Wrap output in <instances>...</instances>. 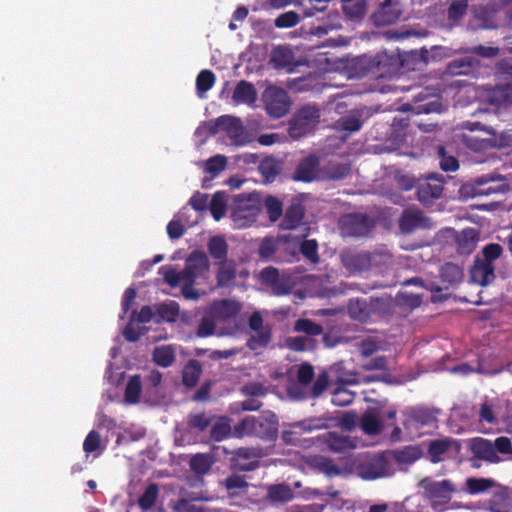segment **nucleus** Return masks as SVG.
Segmentation results:
<instances>
[{"instance_id":"de8ad7c7","label":"nucleus","mask_w":512,"mask_h":512,"mask_svg":"<svg viewBox=\"0 0 512 512\" xmlns=\"http://www.w3.org/2000/svg\"><path fill=\"white\" fill-rule=\"evenodd\" d=\"M190 469L198 475L206 474L212 466L211 457L207 454H196L189 462Z\"/></svg>"},{"instance_id":"7c9ffc66","label":"nucleus","mask_w":512,"mask_h":512,"mask_svg":"<svg viewBox=\"0 0 512 512\" xmlns=\"http://www.w3.org/2000/svg\"><path fill=\"white\" fill-rule=\"evenodd\" d=\"M478 241V234L474 229L463 230L456 238L457 252L461 255L471 254Z\"/></svg>"},{"instance_id":"f8f14e48","label":"nucleus","mask_w":512,"mask_h":512,"mask_svg":"<svg viewBox=\"0 0 512 512\" xmlns=\"http://www.w3.org/2000/svg\"><path fill=\"white\" fill-rule=\"evenodd\" d=\"M403 61L397 54L378 53L372 60V72L376 78H393L401 72Z\"/></svg>"},{"instance_id":"9b49d317","label":"nucleus","mask_w":512,"mask_h":512,"mask_svg":"<svg viewBox=\"0 0 512 512\" xmlns=\"http://www.w3.org/2000/svg\"><path fill=\"white\" fill-rule=\"evenodd\" d=\"M210 270V262L204 251H192L185 261L182 270L184 281L196 282L199 278H205Z\"/></svg>"},{"instance_id":"4be33fe9","label":"nucleus","mask_w":512,"mask_h":512,"mask_svg":"<svg viewBox=\"0 0 512 512\" xmlns=\"http://www.w3.org/2000/svg\"><path fill=\"white\" fill-rule=\"evenodd\" d=\"M470 277L474 283L486 286L495 279V267L493 263L476 260L470 270Z\"/></svg>"},{"instance_id":"dca6fc26","label":"nucleus","mask_w":512,"mask_h":512,"mask_svg":"<svg viewBox=\"0 0 512 512\" xmlns=\"http://www.w3.org/2000/svg\"><path fill=\"white\" fill-rule=\"evenodd\" d=\"M340 258L343 266L353 273L367 271L372 264V255L366 251L344 250Z\"/></svg>"},{"instance_id":"72a5a7b5","label":"nucleus","mask_w":512,"mask_h":512,"mask_svg":"<svg viewBox=\"0 0 512 512\" xmlns=\"http://www.w3.org/2000/svg\"><path fill=\"white\" fill-rule=\"evenodd\" d=\"M202 374V365L198 360H190L183 368L182 381L189 388L194 387Z\"/></svg>"},{"instance_id":"aec40b11","label":"nucleus","mask_w":512,"mask_h":512,"mask_svg":"<svg viewBox=\"0 0 512 512\" xmlns=\"http://www.w3.org/2000/svg\"><path fill=\"white\" fill-rule=\"evenodd\" d=\"M241 308V304L236 300L222 299L211 304L210 312L213 318L226 321L235 317Z\"/></svg>"},{"instance_id":"a18cd8bd","label":"nucleus","mask_w":512,"mask_h":512,"mask_svg":"<svg viewBox=\"0 0 512 512\" xmlns=\"http://www.w3.org/2000/svg\"><path fill=\"white\" fill-rule=\"evenodd\" d=\"M159 495V487L155 483H151L147 486L145 491L142 493V495L138 499V505L139 507L146 511L151 509L158 498Z\"/></svg>"},{"instance_id":"bb28decb","label":"nucleus","mask_w":512,"mask_h":512,"mask_svg":"<svg viewBox=\"0 0 512 512\" xmlns=\"http://www.w3.org/2000/svg\"><path fill=\"white\" fill-rule=\"evenodd\" d=\"M307 463L310 467L323 473L329 478L336 477L341 474V469L333 462V460L322 455L310 456Z\"/></svg>"},{"instance_id":"423d86ee","label":"nucleus","mask_w":512,"mask_h":512,"mask_svg":"<svg viewBox=\"0 0 512 512\" xmlns=\"http://www.w3.org/2000/svg\"><path fill=\"white\" fill-rule=\"evenodd\" d=\"M393 468L383 453L370 456L359 463L357 474L364 480H375L393 474Z\"/></svg>"},{"instance_id":"f704fd0d","label":"nucleus","mask_w":512,"mask_h":512,"mask_svg":"<svg viewBox=\"0 0 512 512\" xmlns=\"http://www.w3.org/2000/svg\"><path fill=\"white\" fill-rule=\"evenodd\" d=\"M254 332L255 334L250 336L247 340V347L252 351L266 348L272 340L271 328L266 325L265 328Z\"/></svg>"},{"instance_id":"a878e982","label":"nucleus","mask_w":512,"mask_h":512,"mask_svg":"<svg viewBox=\"0 0 512 512\" xmlns=\"http://www.w3.org/2000/svg\"><path fill=\"white\" fill-rule=\"evenodd\" d=\"M304 215V206L301 203H292L286 209L280 227L283 230H293L301 225Z\"/></svg>"},{"instance_id":"39448f33","label":"nucleus","mask_w":512,"mask_h":512,"mask_svg":"<svg viewBox=\"0 0 512 512\" xmlns=\"http://www.w3.org/2000/svg\"><path fill=\"white\" fill-rule=\"evenodd\" d=\"M320 110L317 105L307 104L299 108L289 123L292 136L300 137L310 132L319 122Z\"/></svg>"},{"instance_id":"ea45409f","label":"nucleus","mask_w":512,"mask_h":512,"mask_svg":"<svg viewBox=\"0 0 512 512\" xmlns=\"http://www.w3.org/2000/svg\"><path fill=\"white\" fill-rule=\"evenodd\" d=\"M342 9L349 19H361L366 11L365 0H343Z\"/></svg>"},{"instance_id":"09e8293b","label":"nucleus","mask_w":512,"mask_h":512,"mask_svg":"<svg viewBox=\"0 0 512 512\" xmlns=\"http://www.w3.org/2000/svg\"><path fill=\"white\" fill-rule=\"evenodd\" d=\"M294 331L305 333L308 336H318L322 334L323 327L311 319L300 318L294 324Z\"/></svg>"},{"instance_id":"4468645a","label":"nucleus","mask_w":512,"mask_h":512,"mask_svg":"<svg viewBox=\"0 0 512 512\" xmlns=\"http://www.w3.org/2000/svg\"><path fill=\"white\" fill-rule=\"evenodd\" d=\"M254 436L263 440L274 441L278 436L279 422L277 416L266 411L260 416H254Z\"/></svg>"},{"instance_id":"4d7b16f0","label":"nucleus","mask_w":512,"mask_h":512,"mask_svg":"<svg viewBox=\"0 0 512 512\" xmlns=\"http://www.w3.org/2000/svg\"><path fill=\"white\" fill-rule=\"evenodd\" d=\"M254 416L245 417L233 428V435L237 438L254 436Z\"/></svg>"},{"instance_id":"473e14b6","label":"nucleus","mask_w":512,"mask_h":512,"mask_svg":"<svg viewBox=\"0 0 512 512\" xmlns=\"http://www.w3.org/2000/svg\"><path fill=\"white\" fill-rule=\"evenodd\" d=\"M300 260L299 252L290 242L280 239L275 263H294Z\"/></svg>"},{"instance_id":"6e6d98bb","label":"nucleus","mask_w":512,"mask_h":512,"mask_svg":"<svg viewBox=\"0 0 512 512\" xmlns=\"http://www.w3.org/2000/svg\"><path fill=\"white\" fill-rule=\"evenodd\" d=\"M268 497L272 501L287 502L292 498V490L283 484L272 485L268 489Z\"/></svg>"},{"instance_id":"37998d69","label":"nucleus","mask_w":512,"mask_h":512,"mask_svg":"<svg viewBox=\"0 0 512 512\" xmlns=\"http://www.w3.org/2000/svg\"><path fill=\"white\" fill-rule=\"evenodd\" d=\"M349 315L358 321H366L370 317V310L365 300H350L348 305Z\"/></svg>"},{"instance_id":"69168bd1","label":"nucleus","mask_w":512,"mask_h":512,"mask_svg":"<svg viewBox=\"0 0 512 512\" xmlns=\"http://www.w3.org/2000/svg\"><path fill=\"white\" fill-rule=\"evenodd\" d=\"M157 311L163 319L174 321L179 314V304L175 301L162 303L158 306Z\"/></svg>"},{"instance_id":"a211bd4d","label":"nucleus","mask_w":512,"mask_h":512,"mask_svg":"<svg viewBox=\"0 0 512 512\" xmlns=\"http://www.w3.org/2000/svg\"><path fill=\"white\" fill-rule=\"evenodd\" d=\"M453 448L456 450L460 448L456 439L450 437L433 439L428 443L427 454L432 463H439L444 460L445 454Z\"/></svg>"},{"instance_id":"49530a36","label":"nucleus","mask_w":512,"mask_h":512,"mask_svg":"<svg viewBox=\"0 0 512 512\" xmlns=\"http://www.w3.org/2000/svg\"><path fill=\"white\" fill-rule=\"evenodd\" d=\"M215 74L208 69L202 70L196 78V90L199 97L209 91L215 84Z\"/></svg>"},{"instance_id":"0e129e2a","label":"nucleus","mask_w":512,"mask_h":512,"mask_svg":"<svg viewBox=\"0 0 512 512\" xmlns=\"http://www.w3.org/2000/svg\"><path fill=\"white\" fill-rule=\"evenodd\" d=\"M216 330V322L212 317L204 316L198 325L196 335L200 338H206L214 335Z\"/></svg>"},{"instance_id":"7ed1b4c3","label":"nucleus","mask_w":512,"mask_h":512,"mask_svg":"<svg viewBox=\"0 0 512 512\" xmlns=\"http://www.w3.org/2000/svg\"><path fill=\"white\" fill-rule=\"evenodd\" d=\"M433 409L427 407H409L403 411V427L407 434L413 437H419L423 428H435L437 426V416Z\"/></svg>"},{"instance_id":"6ab92c4d","label":"nucleus","mask_w":512,"mask_h":512,"mask_svg":"<svg viewBox=\"0 0 512 512\" xmlns=\"http://www.w3.org/2000/svg\"><path fill=\"white\" fill-rule=\"evenodd\" d=\"M470 450L477 459L490 463H497L500 460L498 454L495 453L493 443L487 439L481 437L473 438L470 442Z\"/></svg>"},{"instance_id":"680f3d73","label":"nucleus","mask_w":512,"mask_h":512,"mask_svg":"<svg viewBox=\"0 0 512 512\" xmlns=\"http://www.w3.org/2000/svg\"><path fill=\"white\" fill-rule=\"evenodd\" d=\"M261 175L267 182L274 181L275 177L279 174V167L272 159H265L259 165Z\"/></svg>"},{"instance_id":"052dcab7","label":"nucleus","mask_w":512,"mask_h":512,"mask_svg":"<svg viewBox=\"0 0 512 512\" xmlns=\"http://www.w3.org/2000/svg\"><path fill=\"white\" fill-rule=\"evenodd\" d=\"M300 15L295 11H287L280 14L275 19V26L277 28H291L300 22Z\"/></svg>"},{"instance_id":"603ef678","label":"nucleus","mask_w":512,"mask_h":512,"mask_svg":"<svg viewBox=\"0 0 512 512\" xmlns=\"http://www.w3.org/2000/svg\"><path fill=\"white\" fill-rule=\"evenodd\" d=\"M354 398L355 393L342 386H339L334 390L331 402L334 406L345 407L353 403Z\"/></svg>"},{"instance_id":"a19ab883","label":"nucleus","mask_w":512,"mask_h":512,"mask_svg":"<svg viewBox=\"0 0 512 512\" xmlns=\"http://www.w3.org/2000/svg\"><path fill=\"white\" fill-rule=\"evenodd\" d=\"M209 210L216 221H219L226 213V195L222 191H217L211 198Z\"/></svg>"},{"instance_id":"0eeeda50","label":"nucleus","mask_w":512,"mask_h":512,"mask_svg":"<svg viewBox=\"0 0 512 512\" xmlns=\"http://www.w3.org/2000/svg\"><path fill=\"white\" fill-rule=\"evenodd\" d=\"M445 178L439 173H430L417 184V199L424 206L432 205L444 190Z\"/></svg>"},{"instance_id":"c03bdc74","label":"nucleus","mask_w":512,"mask_h":512,"mask_svg":"<svg viewBox=\"0 0 512 512\" xmlns=\"http://www.w3.org/2000/svg\"><path fill=\"white\" fill-rule=\"evenodd\" d=\"M496 485L495 480L491 478H467L466 487L470 494L483 493Z\"/></svg>"},{"instance_id":"20e7f679","label":"nucleus","mask_w":512,"mask_h":512,"mask_svg":"<svg viewBox=\"0 0 512 512\" xmlns=\"http://www.w3.org/2000/svg\"><path fill=\"white\" fill-rule=\"evenodd\" d=\"M419 485L424 489L427 498L431 500L434 508L448 504L452 499L453 493L457 490L453 482L448 479L434 481L430 478H424L420 481Z\"/></svg>"},{"instance_id":"412c9836","label":"nucleus","mask_w":512,"mask_h":512,"mask_svg":"<svg viewBox=\"0 0 512 512\" xmlns=\"http://www.w3.org/2000/svg\"><path fill=\"white\" fill-rule=\"evenodd\" d=\"M237 276V265L234 260L218 262L216 272L217 288H231L235 285Z\"/></svg>"},{"instance_id":"5701e85b","label":"nucleus","mask_w":512,"mask_h":512,"mask_svg":"<svg viewBox=\"0 0 512 512\" xmlns=\"http://www.w3.org/2000/svg\"><path fill=\"white\" fill-rule=\"evenodd\" d=\"M232 100L237 105L254 106L257 101V90L251 82L240 80L233 90Z\"/></svg>"},{"instance_id":"338daca9","label":"nucleus","mask_w":512,"mask_h":512,"mask_svg":"<svg viewBox=\"0 0 512 512\" xmlns=\"http://www.w3.org/2000/svg\"><path fill=\"white\" fill-rule=\"evenodd\" d=\"M101 448V435L95 431L91 430L83 442V450L87 454L96 452Z\"/></svg>"},{"instance_id":"cd10ccee","label":"nucleus","mask_w":512,"mask_h":512,"mask_svg":"<svg viewBox=\"0 0 512 512\" xmlns=\"http://www.w3.org/2000/svg\"><path fill=\"white\" fill-rule=\"evenodd\" d=\"M271 62L276 68L293 71L295 66V57L293 51L286 46H277L271 53Z\"/></svg>"},{"instance_id":"79ce46f5","label":"nucleus","mask_w":512,"mask_h":512,"mask_svg":"<svg viewBox=\"0 0 512 512\" xmlns=\"http://www.w3.org/2000/svg\"><path fill=\"white\" fill-rule=\"evenodd\" d=\"M437 155L439 158V166L444 172H455L459 169V161L457 157L448 154L443 145L438 146Z\"/></svg>"},{"instance_id":"393cba45","label":"nucleus","mask_w":512,"mask_h":512,"mask_svg":"<svg viewBox=\"0 0 512 512\" xmlns=\"http://www.w3.org/2000/svg\"><path fill=\"white\" fill-rule=\"evenodd\" d=\"M260 279L265 285L270 286L276 295H285L290 292V289L280 281L279 271L275 267L263 268L260 272Z\"/></svg>"},{"instance_id":"bf43d9fd","label":"nucleus","mask_w":512,"mask_h":512,"mask_svg":"<svg viewBox=\"0 0 512 512\" xmlns=\"http://www.w3.org/2000/svg\"><path fill=\"white\" fill-rule=\"evenodd\" d=\"M227 166V159L225 156L217 154L215 156L210 157L206 161L205 171L212 174L217 175L222 172Z\"/></svg>"},{"instance_id":"c756f323","label":"nucleus","mask_w":512,"mask_h":512,"mask_svg":"<svg viewBox=\"0 0 512 512\" xmlns=\"http://www.w3.org/2000/svg\"><path fill=\"white\" fill-rule=\"evenodd\" d=\"M379 417L380 412L377 409H368L360 419V426L363 432L368 435L379 434L382 430Z\"/></svg>"},{"instance_id":"3c124183","label":"nucleus","mask_w":512,"mask_h":512,"mask_svg":"<svg viewBox=\"0 0 512 512\" xmlns=\"http://www.w3.org/2000/svg\"><path fill=\"white\" fill-rule=\"evenodd\" d=\"M231 426L227 418L217 421L210 430V437L216 442H220L231 435Z\"/></svg>"},{"instance_id":"13d9d810","label":"nucleus","mask_w":512,"mask_h":512,"mask_svg":"<svg viewBox=\"0 0 512 512\" xmlns=\"http://www.w3.org/2000/svg\"><path fill=\"white\" fill-rule=\"evenodd\" d=\"M329 386V377L327 372L323 371L318 375L315 382L313 383L309 395L310 398L317 399L319 398L328 388Z\"/></svg>"},{"instance_id":"774afa93","label":"nucleus","mask_w":512,"mask_h":512,"mask_svg":"<svg viewBox=\"0 0 512 512\" xmlns=\"http://www.w3.org/2000/svg\"><path fill=\"white\" fill-rule=\"evenodd\" d=\"M225 487L233 495L237 493V490H246L248 482L242 476L233 474L225 479Z\"/></svg>"},{"instance_id":"2eb2a0df","label":"nucleus","mask_w":512,"mask_h":512,"mask_svg":"<svg viewBox=\"0 0 512 512\" xmlns=\"http://www.w3.org/2000/svg\"><path fill=\"white\" fill-rule=\"evenodd\" d=\"M216 125L227 133L232 144L236 146H243L248 143L245 129L239 118L230 115H223L216 119Z\"/></svg>"},{"instance_id":"e2e57ef3","label":"nucleus","mask_w":512,"mask_h":512,"mask_svg":"<svg viewBox=\"0 0 512 512\" xmlns=\"http://www.w3.org/2000/svg\"><path fill=\"white\" fill-rule=\"evenodd\" d=\"M468 4L466 0H454L448 8V18L451 21L460 20L467 12Z\"/></svg>"},{"instance_id":"e433bc0d","label":"nucleus","mask_w":512,"mask_h":512,"mask_svg":"<svg viewBox=\"0 0 512 512\" xmlns=\"http://www.w3.org/2000/svg\"><path fill=\"white\" fill-rule=\"evenodd\" d=\"M279 242L280 239H275L273 237L263 238L258 248L259 258L266 262L275 263Z\"/></svg>"},{"instance_id":"1a4fd4ad","label":"nucleus","mask_w":512,"mask_h":512,"mask_svg":"<svg viewBox=\"0 0 512 512\" xmlns=\"http://www.w3.org/2000/svg\"><path fill=\"white\" fill-rule=\"evenodd\" d=\"M339 224L344 235L353 237L367 236L374 227V221L361 213L344 215L340 218Z\"/></svg>"},{"instance_id":"f03ea898","label":"nucleus","mask_w":512,"mask_h":512,"mask_svg":"<svg viewBox=\"0 0 512 512\" xmlns=\"http://www.w3.org/2000/svg\"><path fill=\"white\" fill-rule=\"evenodd\" d=\"M508 189L507 179L497 172H491L471 179L468 183L462 185L460 192L464 196L474 198L504 193Z\"/></svg>"},{"instance_id":"5fc2aeb1","label":"nucleus","mask_w":512,"mask_h":512,"mask_svg":"<svg viewBox=\"0 0 512 512\" xmlns=\"http://www.w3.org/2000/svg\"><path fill=\"white\" fill-rule=\"evenodd\" d=\"M211 424V419L205 413L189 414L187 418V426L190 430L204 432Z\"/></svg>"},{"instance_id":"f257e3e1","label":"nucleus","mask_w":512,"mask_h":512,"mask_svg":"<svg viewBox=\"0 0 512 512\" xmlns=\"http://www.w3.org/2000/svg\"><path fill=\"white\" fill-rule=\"evenodd\" d=\"M262 207L258 193L238 194L234 196L231 218L238 228L251 226L257 219Z\"/></svg>"},{"instance_id":"ddd939ff","label":"nucleus","mask_w":512,"mask_h":512,"mask_svg":"<svg viewBox=\"0 0 512 512\" xmlns=\"http://www.w3.org/2000/svg\"><path fill=\"white\" fill-rule=\"evenodd\" d=\"M398 225L403 234H411L418 229H431L433 223L419 208L408 207L402 211Z\"/></svg>"},{"instance_id":"8fccbe9b","label":"nucleus","mask_w":512,"mask_h":512,"mask_svg":"<svg viewBox=\"0 0 512 512\" xmlns=\"http://www.w3.org/2000/svg\"><path fill=\"white\" fill-rule=\"evenodd\" d=\"M298 252L314 265L320 262V257L318 254V243L315 239L304 240L300 244Z\"/></svg>"},{"instance_id":"9d476101","label":"nucleus","mask_w":512,"mask_h":512,"mask_svg":"<svg viewBox=\"0 0 512 512\" xmlns=\"http://www.w3.org/2000/svg\"><path fill=\"white\" fill-rule=\"evenodd\" d=\"M263 455L260 447H239L232 452L231 466L237 471H253L260 466Z\"/></svg>"},{"instance_id":"c85d7f7f","label":"nucleus","mask_w":512,"mask_h":512,"mask_svg":"<svg viewBox=\"0 0 512 512\" xmlns=\"http://www.w3.org/2000/svg\"><path fill=\"white\" fill-rule=\"evenodd\" d=\"M479 68V61L474 57L465 56L448 64V72L452 75H469Z\"/></svg>"},{"instance_id":"864d4df0","label":"nucleus","mask_w":512,"mask_h":512,"mask_svg":"<svg viewBox=\"0 0 512 512\" xmlns=\"http://www.w3.org/2000/svg\"><path fill=\"white\" fill-rule=\"evenodd\" d=\"M264 207L271 222L277 221L283 214L282 202L274 196H268L264 200Z\"/></svg>"},{"instance_id":"2f4dec72","label":"nucleus","mask_w":512,"mask_h":512,"mask_svg":"<svg viewBox=\"0 0 512 512\" xmlns=\"http://www.w3.org/2000/svg\"><path fill=\"white\" fill-rule=\"evenodd\" d=\"M439 276L441 281L446 284L444 289H448L461 282L463 272L457 264L448 262L441 266Z\"/></svg>"},{"instance_id":"f3484780","label":"nucleus","mask_w":512,"mask_h":512,"mask_svg":"<svg viewBox=\"0 0 512 512\" xmlns=\"http://www.w3.org/2000/svg\"><path fill=\"white\" fill-rule=\"evenodd\" d=\"M401 14L397 3H393L392 0H384L372 14L371 19L375 26L382 27L395 23Z\"/></svg>"},{"instance_id":"6e6552de","label":"nucleus","mask_w":512,"mask_h":512,"mask_svg":"<svg viewBox=\"0 0 512 512\" xmlns=\"http://www.w3.org/2000/svg\"><path fill=\"white\" fill-rule=\"evenodd\" d=\"M263 99L265 110L272 118H281L289 111L290 98L283 88L268 87L263 94Z\"/></svg>"},{"instance_id":"b1692460","label":"nucleus","mask_w":512,"mask_h":512,"mask_svg":"<svg viewBox=\"0 0 512 512\" xmlns=\"http://www.w3.org/2000/svg\"><path fill=\"white\" fill-rule=\"evenodd\" d=\"M319 161L315 156H308L297 166L294 179L296 181L311 182L315 179L318 171Z\"/></svg>"},{"instance_id":"58836bf2","label":"nucleus","mask_w":512,"mask_h":512,"mask_svg":"<svg viewBox=\"0 0 512 512\" xmlns=\"http://www.w3.org/2000/svg\"><path fill=\"white\" fill-rule=\"evenodd\" d=\"M152 357L157 365L166 368L174 363L175 352L169 345L159 346L154 349Z\"/></svg>"},{"instance_id":"4c0bfd02","label":"nucleus","mask_w":512,"mask_h":512,"mask_svg":"<svg viewBox=\"0 0 512 512\" xmlns=\"http://www.w3.org/2000/svg\"><path fill=\"white\" fill-rule=\"evenodd\" d=\"M142 392V381L139 375L130 377L126 384L124 399L128 404H137Z\"/></svg>"},{"instance_id":"c9c22d12","label":"nucleus","mask_w":512,"mask_h":512,"mask_svg":"<svg viewBox=\"0 0 512 512\" xmlns=\"http://www.w3.org/2000/svg\"><path fill=\"white\" fill-rule=\"evenodd\" d=\"M207 248L210 256L213 259L218 260L219 262L228 260V244L223 237H211L208 241Z\"/></svg>"}]
</instances>
